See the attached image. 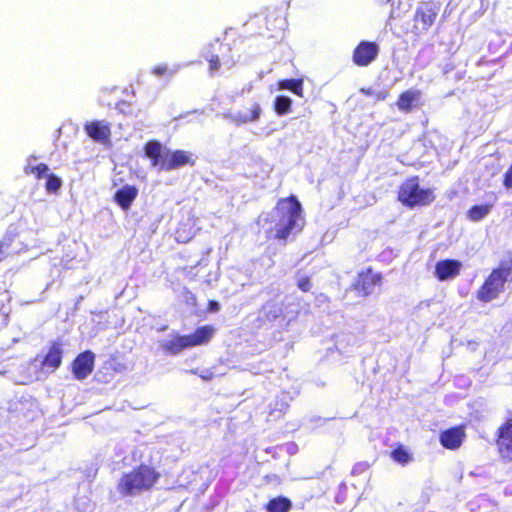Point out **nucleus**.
Masks as SVG:
<instances>
[{
    "label": "nucleus",
    "mask_w": 512,
    "mask_h": 512,
    "mask_svg": "<svg viewBox=\"0 0 512 512\" xmlns=\"http://www.w3.org/2000/svg\"><path fill=\"white\" fill-rule=\"evenodd\" d=\"M95 354L91 350L79 353L71 363V371L77 380L88 377L94 369Z\"/></svg>",
    "instance_id": "obj_10"
},
{
    "label": "nucleus",
    "mask_w": 512,
    "mask_h": 512,
    "mask_svg": "<svg viewBox=\"0 0 512 512\" xmlns=\"http://www.w3.org/2000/svg\"><path fill=\"white\" fill-rule=\"evenodd\" d=\"M48 171L49 167L45 163H39L37 165H28L24 168V172L26 175H33L37 180H40L44 176H47Z\"/></svg>",
    "instance_id": "obj_26"
},
{
    "label": "nucleus",
    "mask_w": 512,
    "mask_h": 512,
    "mask_svg": "<svg viewBox=\"0 0 512 512\" xmlns=\"http://www.w3.org/2000/svg\"><path fill=\"white\" fill-rule=\"evenodd\" d=\"M143 149L145 156L150 160L151 166L165 171L170 150L165 148L158 140H148Z\"/></svg>",
    "instance_id": "obj_9"
},
{
    "label": "nucleus",
    "mask_w": 512,
    "mask_h": 512,
    "mask_svg": "<svg viewBox=\"0 0 512 512\" xmlns=\"http://www.w3.org/2000/svg\"><path fill=\"white\" fill-rule=\"evenodd\" d=\"M454 68H455L454 64H452V63L451 64H446V66L443 69V72L444 73H448V72L454 70Z\"/></svg>",
    "instance_id": "obj_34"
},
{
    "label": "nucleus",
    "mask_w": 512,
    "mask_h": 512,
    "mask_svg": "<svg viewBox=\"0 0 512 512\" xmlns=\"http://www.w3.org/2000/svg\"><path fill=\"white\" fill-rule=\"evenodd\" d=\"M138 196V189L134 185H124L114 194V201L127 211Z\"/></svg>",
    "instance_id": "obj_16"
},
{
    "label": "nucleus",
    "mask_w": 512,
    "mask_h": 512,
    "mask_svg": "<svg viewBox=\"0 0 512 512\" xmlns=\"http://www.w3.org/2000/svg\"><path fill=\"white\" fill-rule=\"evenodd\" d=\"M152 72L157 76H162L167 72V66L164 64L157 65L152 69Z\"/></svg>",
    "instance_id": "obj_32"
},
{
    "label": "nucleus",
    "mask_w": 512,
    "mask_h": 512,
    "mask_svg": "<svg viewBox=\"0 0 512 512\" xmlns=\"http://www.w3.org/2000/svg\"><path fill=\"white\" fill-rule=\"evenodd\" d=\"M207 61L209 63V72L211 74L216 73L220 69L221 63L218 55H212L207 59Z\"/></svg>",
    "instance_id": "obj_29"
},
{
    "label": "nucleus",
    "mask_w": 512,
    "mask_h": 512,
    "mask_svg": "<svg viewBox=\"0 0 512 512\" xmlns=\"http://www.w3.org/2000/svg\"><path fill=\"white\" fill-rule=\"evenodd\" d=\"M260 113H261V108H260V105L255 103L253 106H252V109H251V115L244 118L243 121H249V122H253V121H256L258 120L259 116H260Z\"/></svg>",
    "instance_id": "obj_31"
},
{
    "label": "nucleus",
    "mask_w": 512,
    "mask_h": 512,
    "mask_svg": "<svg viewBox=\"0 0 512 512\" xmlns=\"http://www.w3.org/2000/svg\"><path fill=\"white\" fill-rule=\"evenodd\" d=\"M160 473L152 466L139 464L121 475L117 491L123 497H134L154 488Z\"/></svg>",
    "instance_id": "obj_2"
},
{
    "label": "nucleus",
    "mask_w": 512,
    "mask_h": 512,
    "mask_svg": "<svg viewBox=\"0 0 512 512\" xmlns=\"http://www.w3.org/2000/svg\"><path fill=\"white\" fill-rule=\"evenodd\" d=\"M440 10V5L434 1L423 2L415 11L413 30L416 34L428 31L434 24Z\"/></svg>",
    "instance_id": "obj_6"
},
{
    "label": "nucleus",
    "mask_w": 512,
    "mask_h": 512,
    "mask_svg": "<svg viewBox=\"0 0 512 512\" xmlns=\"http://www.w3.org/2000/svg\"><path fill=\"white\" fill-rule=\"evenodd\" d=\"M344 501L343 498H339L338 496L336 497V502L337 503H342Z\"/></svg>",
    "instance_id": "obj_35"
},
{
    "label": "nucleus",
    "mask_w": 512,
    "mask_h": 512,
    "mask_svg": "<svg viewBox=\"0 0 512 512\" xmlns=\"http://www.w3.org/2000/svg\"><path fill=\"white\" fill-rule=\"evenodd\" d=\"M297 287L302 292H309L311 289V278L309 276H303L299 278L297 281Z\"/></svg>",
    "instance_id": "obj_30"
},
{
    "label": "nucleus",
    "mask_w": 512,
    "mask_h": 512,
    "mask_svg": "<svg viewBox=\"0 0 512 512\" xmlns=\"http://www.w3.org/2000/svg\"><path fill=\"white\" fill-rule=\"evenodd\" d=\"M292 108V100L285 95H279L274 99L273 109L277 115L283 116L288 114Z\"/></svg>",
    "instance_id": "obj_25"
},
{
    "label": "nucleus",
    "mask_w": 512,
    "mask_h": 512,
    "mask_svg": "<svg viewBox=\"0 0 512 512\" xmlns=\"http://www.w3.org/2000/svg\"><path fill=\"white\" fill-rule=\"evenodd\" d=\"M492 207L490 203L474 205L467 211V218L472 222H478L490 213Z\"/></svg>",
    "instance_id": "obj_24"
},
{
    "label": "nucleus",
    "mask_w": 512,
    "mask_h": 512,
    "mask_svg": "<svg viewBox=\"0 0 512 512\" xmlns=\"http://www.w3.org/2000/svg\"><path fill=\"white\" fill-rule=\"evenodd\" d=\"M303 209L295 195L277 200L267 221L271 227L266 231L267 239L276 240L286 244L289 238L304 227Z\"/></svg>",
    "instance_id": "obj_1"
},
{
    "label": "nucleus",
    "mask_w": 512,
    "mask_h": 512,
    "mask_svg": "<svg viewBox=\"0 0 512 512\" xmlns=\"http://www.w3.org/2000/svg\"><path fill=\"white\" fill-rule=\"evenodd\" d=\"M267 512H289L292 509V502L285 496L271 498L265 505Z\"/></svg>",
    "instance_id": "obj_21"
},
{
    "label": "nucleus",
    "mask_w": 512,
    "mask_h": 512,
    "mask_svg": "<svg viewBox=\"0 0 512 512\" xmlns=\"http://www.w3.org/2000/svg\"><path fill=\"white\" fill-rule=\"evenodd\" d=\"M382 272L375 271L371 266L357 273L356 278L351 283L350 288L357 292L361 297H368L373 294L376 287L383 283Z\"/></svg>",
    "instance_id": "obj_5"
},
{
    "label": "nucleus",
    "mask_w": 512,
    "mask_h": 512,
    "mask_svg": "<svg viewBox=\"0 0 512 512\" xmlns=\"http://www.w3.org/2000/svg\"><path fill=\"white\" fill-rule=\"evenodd\" d=\"M186 224H181L175 230V239L180 243H187L193 236L192 232L186 229Z\"/></svg>",
    "instance_id": "obj_28"
},
{
    "label": "nucleus",
    "mask_w": 512,
    "mask_h": 512,
    "mask_svg": "<svg viewBox=\"0 0 512 512\" xmlns=\"http://www.w3.org/2000/svg\"><path fill=\"white\" fill-rule=\"evenodd\" d=\"M380 47L374 41H360L352 52V62L357 67H367L372 64L379 55Z\"/></svg>",
    "instance_id": "obj_8"
},
{
    "label": "nucleus",
    "mask_w": 512,
    "mask_h": 512,
    "mask_svg": "<svg viewBox=\"0 0 512 512\" xmlns=\"http://www.w3.org/2000/svg\"><path fill=\"white\" fill-rule=\"evenodd\" d=\"M161 348L169 354L175 355L191 348L186 335H175L172 339L161 343Z\"/></svg>",
    "instance_id": "obj_20"
},
{
    "label": "nucleus",
    "mask_w": 512,
    "mask_h": 512,
    "mask_svg": "<svg viewBox=\"0 0 512 512\" xmlns=\"http://www.w3.org/2000/svg\"><path fill=\"white\" fill-rule=\"evenodd\" d=\"M212 325H203L195 329V331L187 336L190 347L201 346L207 344L215 333Z\"/></svg>",
    "instance_id": "obj_17"
},
{
    "label": "nucleus",
    "mask_w": 512,
    "mask_h": 512,
    "mask_svg": "<svg viewBox=\"0 0 512 512\" xmlns=\"http://www.w3.org/2000/svg\"><path fill=\"white\" fill-rule=\"evenodd\" d=\"M194 164L195 160L192 159L189 152L178 149L169 152L165 171L175 170L186 165L194 166Z\"/></svg>",
    "instance_id": "obj_15"
},
{
    "label": "nucleus",
    "mask_w": 512,
    "mask_h": 512,
    "mask_svg": "<svg viewBox=\"0 0 512 512\" xmlns=\"http://www.w3.org/2000/svg\"><path fill=\"white\" fill-rule=\"evenodd\" d=\"M462 263L456 259H444L436 262L434 275L439 281L454 279L460 274Z\"/></svg>",
    "instance_id": "obj_13"
},
{
    "label": "nucleus",
    "mask_w": 512,
    "mask_h": 512,
    "mask_svg": "<svg viewBox=\"0 0 512 512\" xmlns=\"http://www.w3.org/2000/svg\"><path fill=\"white\" fill-rule=\"evenodd\" d=\"M495 445L500 459L505 463L512 462V418L497 428Z\"/></svg>",
    "instance_id": "obj_7"
},
{
    "label": "nucleus",
    "mask_w": 512,
    "mask_h": 512,
    "mask_svg": "<svg viewBox=\"0 0 512 512\" xmlns=\"http://www.w3.org/2000/svg\"><path fill=\"white\" fill-rule=\"evenodd\" d=\"M220 309V305L215 300H209L207 304V310L209 312H217Z\"/></svg>",
    "instance_id": "obj_33"
},
{
    "label": "nucleus",
    "mask_w": 512,
    "mask_h": 512,
    "mask_svg": "<svg viewBox=\"0 0 512 512\" xmlns=\"http://www.w3.org/2000/svg\"><path fill=\"white\" fill-rule=\"evenodd\" d=\"M436 199L432 188H422L417 175L407 178L401 183L397 193V200L407 208L424 207Z\"/></svg>",
    "instance_id": "obj_4"
},
{
    "label": "nucleus",
    "mask_w": 512,
    "mask_h": 512,
    "mask_svg": "<svg viewBox=\"0 0 512 512\" xmlns=\"http://www.w3.org/2000/svg\"><path fill=\"white\" fill-rule=\"evenodd\" d=\"M124 369L125 365L119 361L117 356L112 355L103 363L99 374L103 376L104 382H109L116 374L122 372Z\"/></svg>",
    "instance_id": "obj_18"
},
{
    "label": "nucleus",
    "mask_w": 512,
    "mask_h": 512,
    "mask_svg": "<svg viewBox=\"0 0 512 512\" xmlns=\"http://www.w3.org/2000/svg\"><path fill=\"white\" fill-rule=\"evenodd\" d=\"M62 185L61 179L55 174H48L46 176L45 189L49 193H56Z\"/></svg>",
    "instance_id": "obj_27"
},
{
    "label": "nucleus",
    "mask_w": 512,
    "mask_h": 512,
    "mask_svg": "<svg viewBox=\"0 0 512 512\" xmlns=\"http://www.w3.org/2000/svg\"><path fill=\"white\" fill-rule=\"evenodd\" d=\"M340 488H342V489H344V490H345V489H346V484H345L344 482H343V483H341Z\"/></svg>",
    "instance_id": "obj_36"
},
{
    "label": "nucleus",
    "mask_w": 512,
    "mask_h": 512,
    "mask_svg": "<svg viewBox=\"0 0 512 512\" xmlns=\"http://www.w3.org/2000/svg\"><path fill=\"white\" fill-rule=\"evenodd\" d=\"M303 84L304 80L302 78L282 79L277 82V86L280 90H288L298 97L304 96Z\"/></svg>",
    "instance_id": "obj_22"
},
{
    "label": "nucleus",
    "mask_w": 512,
    "mask_h": 512,
    "mask_svg": "<svg viewBox=\"0 0 512 512\" xmlns=\"http://www.w3.org/2000/svg\"><path fill=\"white\" fill-rule=\"evenodd\" d=\"M420 94L419 90H406L402 92L396 102L398 109L405 113L410 112L413 107L418 106L416 102L419 100Z\"/></svg>",
    "instance_id": "obj_19"
},
{
    "label": "nucleus",
    "mask_w": 512,
    "mask_h": 512,
    "mask_svg": "<svg viewBox=\"0 0 512 512\" xmlns=\"http://www.w3.org/2000/svg\"><path fill=\"white\" fill-rule=\"evenodd\" d=\"M63 355V343L60 340L51 341L47 352L41 360V368L55 372L62 365Z\"/></svg>",
    "instance_id": "obj_12"
},
{
    "label": "nucleus",
    "mask_w": 512,
    "mask_h": 512,
    "mask_svg": "<svg viewBox=\"0 0 512 512\" xmlns=\"http://www.w3.org/2000/svg\"><path fill=\"white\" fill-rule=\"evenodd\" d=\"M466 438V425L450 427L440 432L439 442L448 450H457L461 447Z\"/></svg>",
    "instance_id": "obj_11"
},
{
    "label": "nucleus",
    "mask_w": 512,
    "mask_h": 512,
    "mask_svg": "<svg viewBox=\"0 0 512 512\" xmlns=\"http://www.w3.org/2000/svg\"><path fill=\"white\" fill-rule=\"evenodd\" d=\"M84 130L86 134L96 142H109L111 136L110 124L104 121H89L85 123Z\"/></svg>",
    "instance_id": "obj_14"
},
{
    "label": "nucleus",
    "mask_w": 512,
    "mask_h": 512,
    "mask_svg": "<svg viewBox=\"0 0 512 512\" xmlns=\"http://www.w3.org/2000/svg\"><path fill=\"white\" fill-rule=\"evenodd\" d=\"M390 457L394 462L402 466L407 465L413 460L412 452L400 443L396 444L394 449L390 452Z\"/></svg>",
    "instance_id": "obj_23"
},
{
    "label": "nucleus",
    "mask_w": 512,
    "mask_h": 512,
    "mask_svg": "<svg viewBox=\"0 0 512 512\" xmlns=\"http://www.w3.org/2000/svg\"><path fill=\"white\" fill-rule=\"evenodd\" d=\"M512 282V255L509 253L491 270L483 283L476 290L475 297L481 303L496 300L504 291L505 284Z\"/></svg>",
    "instance_id": "obj_3"
}]
</instances>
